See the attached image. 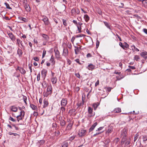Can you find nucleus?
I'll list each match as a JSON object with an SVG mask.
<instances>
[{
    "label": "nucleus",
    "mask_w": 147,
    "mask_h": 147,
    "mask_svg": "<svg viewBox=\"0 0 147 147\" xmlns=\"http://www.w3.org/2000/svg\"><path fill=\"white\" fill-rule=\"evenodd\" d=\"M88 112L87 116L89 117H94L95 115V113L93 111V109L90 107H88Z\"/></svg>",
    "instance_id": "1"
},
{
    "label": "nucleus",
    "mask_w": 147,
    "mask_h": 147,
    "mask_svg": "<svg viewBox=\"0 0 147 147\" xmlns=\"http://www.w3.org/2000/svg\"><path fill=\"white\" fill-rule=\"evenodd\" d=\"M80 11L78 8H73L71 11V16H75L80 13Z\"/></svg>",
    "instance_id": "2"
},
{
    "label": "nucleus",
    "mask_w": 147,
    "mask_h": 147,
    "mask_svg": "<svg viewBox=\"0 0 147 147\" xmlns=\"http://www.w3.org/2000/svg\"><path fill=\"white\" fill-rule=\"evenodd\" d=\"M44 22L46 26H49L50 24V22L48 18L45 16H43L42 19V20Z\"/></svg>",
    "instance_id": "3"
},
{
    "label": "nucleus",
    "mask_w": 147,
    "mask_h": 147,
    "mask_svg": "<svg viewBox=\"0 0 147 147\" xmlns=\"http://www.w3.org/2000/svg\"><path fill=\"white\" fill-rule=\"evenodd\" d=\"M86 130L81 129L79 130L78 133V135L80 137H82L85 136L87 133Z\"/></svg>",
    "instance_id": "4"
},
{
    "label": "nucleus",
    "mask_w": 147,
    "mask_h": 147,
    "mask_svg": "<svg viewBox=\"0 0 147 147\" xmlns=\"http://www.w3.org/2000/svg\"><path fill=\"white\" fill-rule=\"evenodd\" d=\"M84 102V100L83 98H82V101H79L77 104L78 108L79 107L81 109L83 108Z\"/></svg>",
    "instance_id": "5"
},
{
    "label": "nucleus",
    "mask_w": 147,
    "mask_h": 147,
    "mask_svg": "<svg viewBox=\"0 0 147 147\" xmlns=\"http://www.w3.org/2000/svg\"><path fill=\"white\" fill-rule=\"evenodd\" d=\"M24 7L26 9V11L27 13L30 12L31 11V8L29 5L27 3H25L24 4Z\"/></svg>",
    "instance_id": "6"
},
{
    "label": "nucleus",
    "mask_w": 147,
    "mask_h": 147,
    "mask_svg": "<svg viewBox=\"0 0 147 147\" xmlns=\"http://www.w3.org/2000/svg\"><path fill=\"white\" fill-rule=\"evenodd\" d=\"M67 104V100L66 98H63L61 101V106L65 107Z\"/></svg>",
    "instance_id": "7"
},
{
    "label": "nucleus",
    "mask_w": 147,
    "mask_h": 147,
    "mask_svg": "<svg viewBox=\"0 0 147 147\" xmlns=\"http://www.w3.org/2000/svg\"><path fill=\"white\" fill-rule=\"evenodd\" d=\"M8 34L9 36V38L11 40L13 41L14 42L16 39V37L11 32H9Z\"/></svg>",
    "instance_id": "8"
},
{
    "label": "nucleus",
    "mask_w": 147,
    "mask_h": 147,
    "mask_svg": "<svg viewBox=\"0 0 147 147\" xmlns=\"http://www.w3.org/2000/svg\"><path fill=\"white\" fill-rule=\"evenodd\" d=\"M127 129L124 128L121 131V136H126L127 133Z\"/></svg>",
    "instance_id": "9"
},
{
    "label": "nucleus",
    "mask_w": 147,
    "mask_h": 147,
    "mask_svg": "<svg viewBox=\"0 0 147 147\" xmlns=\"http://www.w3.org/2000/svg\"><path fill=\"white\" fill-rule=\"evenodd\" d=\"M73 123L71 122L69 123L67 126L65 130V131L67 130H70L71 129Z\"/></svg>",
    "instance_id": "10"
},
{
    "label": "nucleus",
    "mask_w": 147,
    "mask_h": 147,
    "mask_svg": "<svg viewBox=\"0 0 147 147\" xmlns=\"http://www.w3.org/2000/svg\"><path fill=\"white\" fill-rule=\"evenodd\" d=\"M50 61L52 63V65L55 67V58L52 55L51 57L50 60Z\"/></svg>",
    "instance_id": "11"
},
{
    "label": "nucleus",
    "mask_w": 147,
    "mask_h": 147,
    "mask_svg": "<svg viewBox=\"0 0 147 147\" xmlns=\"http://www.w3.org/2000/svg\"><path fill=\"white\" fill-rule=\"evenodd\" d=\"M121 112V110L120 108H115L114 110L112 111V113H119Z\"/></svg>",
    "instance_id": "12"
},
{
    "label": "nucleus",
    "mask_w": 147,
    "mask_h": 147,
    "mask_svg": "<svg viewBox=\"0 0 147 147\" xmlns=\"http://www.w3.org/2000/svg\"><path fill=\"white\" fill-rule=\"evenodd\" d=\"M47 91L51 94L52 92V88L51 85H49L48 86Z\"/></svg>",
    "instance_id": "13"
},
{
    "label": "nucleus",
    "mask_w": 147,
    "mask_h": 147,
    "mask_svg": "<svg viewBox=\"0 0 147 147\" xmlns=\"http://www.w3.org/2000/svg\"><path fill=\"white\" fill-rule=\"evenodd\" d=\"M97 124V122L95 123L89 129V132L90 133L92 130H93L95 127L96 126Z\"/></svg>",
    "instance_id": "14"
},
{
    "label": "nucleus",
    "mask_w": 147,
    "mask_h": 147,
    "mask_svg": "<svg viewBox=\"0 0 147 147\" xmlns=\"http://www.w3.org/2000/svg\"><path fill=\"white\" fill-rule=\"evenodd\" d=\"M113 127L111 125H109L108 128V130L107 132L108 134L111 133L113 131Z\"/></svg>",
    "instance_id": "15"
},
{
    "label": "nucleus",
    "mask_w": 147,
    "mask_h": 147,
    "mask_svg": "<svg viewBox=\"0 0 147 147\" xmlns=\"http://www.w3.org/2000/svg\"><path fill=\"white\" fill-rule=\"evenodd\" d=\"M54 52L55 54V57L56 58H59L60 57V53L58 50L54 49Z\"/></svg>",
    "instance_id": "16"
},
{
    "label": "nucleus",
    "mask_w": 147,
    "mask_h": 147,
    "mask_svg": "<svg viewBox=\"0 0 147 147\" xmlns=\"http://www.w3.org/2000/svg\"><path fill=\"white\" fill-rule=\"evenodd\" d=\"M88 69L90 70H92L94 69L95 67V66L92 64H90L88 66Z\"/></svg>",
    "instance_id": "17"
},
{
    "label": "nucleus",
    "mask_w": 147,
    "mask_h": 147,
    "mask_svg": "<svg viewBox=\"0 0 147 147\" xmlns=\"http://www.w3.org/2000/svg\"><path fill=\"white\" fill-rule=\"evenodd\" d=\"M8 134L10 135H13L14 136H17L18 138H19L20 137V134L16 133L9 132L8 133Z\"/></svg>",
    "instance_id": "18"
},
{
    "label": "nucleus",
    "mask_w": 147,
    "mask_h": 147,
    "mask_svg": "<svg viewBox=\"0 0 147 147\" xmlns=\"http://www.w3.org/2000/svg\"><path fill=\"white\" fill-rule=\"evenodd\" d=\"M68 51L67 48H64L63 51V54L65 56H67L68 55Z\"/></svg>",
    "instance_id": "19"
},
{
    "label": "nucleus",
    "mask_w": 147,
    "mask_h": 147,
    "mask_svg": "<svg viewBox=\"0 0 147 147\" xmlns=\"http://www.w3.org/2000/svg\"><path fill=\"white\" fill-rule=\"evenodd\" d=\"M44 105L43 107L45 108L47 107L49 105L48 102L46 100H44L43 101Z\"/></svg>",
    "instance_id": "20"
},
{
    "label": "nucleus",
    "mask_w": 147,
    "mask_h": 147,
    "mask_svg": "<svg viewBox=\"0 0 147 147\" xmlns=\"http://www.w3.org/2000/svg\"><path fill=\"white\" fill-rule=\"evenodd\" d=\"M99 103L98 102L97 103H94L92 104V107H94V110H96L97 108L99 106Z\"/></svg>",
    "instance_id": "21"
},
{
    "label": "nucleus",
    "mask_w": 147,
    "mask_h": 147,
    "mask_svg": "<svg viewBox=\"0 0 147 147\" xmlns=\"http://www.w3.org/2000/svg\"><path fill=\"white\" fill-rule=\"evenodd\" d=\"M17 54L18 55L19 57H21L22 55L23 52L22 50L19 48H18L17 51Z\"/></svg>",
    "instance_id": "22"
},
{
    "label": "nucleus",
    "mask_w": 147,
    "mask_h": 147,
    "mask_svg": "<svg viewBox=\"0 0 147 147\" xmlns=\"http://www.w3.org/2000/svg\"><path fill=\"white\" fill-rule=\"evenodd\" d=\"M11 109L12 111L14 112H16L18 111L17 107L14 106H12L11 107Z\"/></svg>",
    "instance_id": "23"
},
{
    "label": "nucleus",
    "mask_w": 147,
    "mask_h": 147,
    "mask_svg": "<svg viewBox=\"0 0 147 147\" xmlns=\"http://www.w3.org/2000/svg\"><path fill=\"white\" fill-rule=\"evenodd\" d=\"M47 71L45 69H43L41 71V74L42 75H44V78L46 76L47 74Z\"/></svg>",
    "instance_id": "24"
},
{
    "label": "nucleus",
    "mask_w": 147,
    "mask_h": 147,
    "mask_svg": "<svg viewBox=\"0 0 147 147\" xmlns=\"http://www.w3.org/2000/svg\"><path fill=\"white\" fill-rule=\"evenodd\" d=\"M51 81L53 84H55L57 81V78L56 77L51 78Z\"/></svg>",
    "instance_id": "25"
},
{
    "label": "nucleus",
    "mask_w": 147,
    "mask_h": 147,
    "mask_svg": "<svg viewBox=\"0 0 147 147\" xmlns=\"http://www.w3.org/2000/svg\"><path fill=\"white\" fill-rule=\"evenodd\" d=\"M18 18L20 20H22L25 22H27L28 21V20L26 18L22 17H19Z\"/></svg>",
    "instance_id": "26"
},
{
    "label": "nucleus",
    "mask_w": 147,
    "mask_h": 147,
    "mask_svg": "<svg viewBox=\"0 0 147 147\" xmlns=\"http://www.w3.org/2000/svg\"><path fill=\"white\" fill-rule=\"evenodd\" d=\"M68 146V143L66 142H64L61 144L62 147H67Z\"/></svg>",
    "instance_id": "27"
},
{
    "label": "nucleus",
    "mask_w": 147,
    "mask_h": 147,
    "mask_svg": "<svg viewBox=\"0 0 147 147\" xmlns=\"http://www.w3.org/2000/svg\"><path fill=\"white\" fill-rule=\"evenodd\" d=\"M103 22L105 25L110 30H111V29L110 28V24L106 22Z\"/></svg>",
    "instance_id": "28"
},
{
    "label": "nucleus",
    "mask_w": 147,
    "mask_h": 147,
    "mask_svg": "<svg viewBox=\"0 0 147 147\" xmlns=\"http://www.w3.org/2000/svg\"><path fill=\"white\" fill-rule=\"evenodd\" d=\"M43 95L44 97H47L49 95H51V94L47 91L43 92Z\"/></svg>",
    "instance_id": "29"
},
{
    "label": "nucleus",
    "mask_w": 147,
    "mask_h": 147,
    "mask_svg": "<svg viewBox=\"0 0 147 147\" xmlns=\"http://www.w3.org/2000/svg\"><path fill=\"white\" fill-rule=\"evenodd\" d=\"M42 37L46 40H48L49 39V37L46 34H42Z\"/></svg>",
    "instance_id": "30"
},
{
    "label": "nucleus",
    "mask_w": 147,
    "mask_h": 147,
    "mask_svg": "<svg viewBox=\"0 0 147 147\" xmlns=\"http://www.w3.org/2000/svg\"><path fill=\"white\" fill-rule=\"evenodd\" d=\"M20 71L21 74H25L26 73V71L24 68L22 67L20 68Z\"/></svg>",
    "instance_id": "31"
},
{
    "label": "nucleus",
    "mask_w": 147,
    "mask_h": 147,
    "mask_svg": "<svg viewBox=\"0 0 147 147\" xmlns=\"http://www.w3.org/2000/svg\"><path fill=\"white\" fill-rule=\"evenodd\" d=\"M84 19L86 22H87L89 20L90 18L88 15L87 14L84 15Z\"/></svg>",
    "instance_id": "32"
},
{
    "label": "nucleus",
    "mask_w": 147,
    "mask_h": 147,
    "mask_svg": "<svg viewBox=\"0 0 147 147\" xmlns=\"http://www.w3.org/2000/svg\"><path fill=\"white\" fill-rule=\"evenodd\" d=\"M60 124L62 127L65 126V125L66 122L64 120H62L61 121Z\"/></svg>",
    "instance_id": "33"
},
{
    "label": "nucleus",
    "mask_w": 147,
    "mask_h": 147,
    "mask_svg": "<svg viewBox=\"0 0 147 147\" xmlns=\"http://www.w3.org/2000/svg\"><path fill=\"white\" fill-rule=\"evenodd\" d=\"M30 106L33 110H36L37 109V106L34 105L33 104H30Z\"/></svg>",
    "instance_id": "34"
},
{
    "label": "nucleus",
    "mask_w": 147,
    "mask_h": 147,
    "mask_svg": "<svg viewBox=\"0 0 147 147\" xmlns=\"http://www.w3.org/2000/svg\"><path fill=\"white\" fill-rule=\"evenodd\" d=\"M130 138H129L127 139V140L126 141L125 143V146H127L128 145H129L130 144Z\"/></svg>",
    "instance_id": "35"
},
{
    "label": "nucleus",
    "mask_w": 147,
    "mask_h": 147,
    "mask_svg": "<svg viewBox=\"0 0 147 147\" xmlns=\"http://www.w3.org/2000/svg\"><path fill=\"white\" fill-rule=\"evenodd\" d=\"M122 137V138L121 139V141H122V142H125L127 140V137L126 136H121Z\"/></svg>",
    "instance_id": "36"
},
{
    "label": "nucleus",
    "mask_w": 147,
    "mask_h": 147,
    "mask_svg": "<svg viewBox=\"0 0 147 147\" xmlns=\"http://www.w3.org/2000/svg\"><path fill=\"white\" fill-rule=\"evenodd\" d=\"M142 139L144 142L147 140V135H144L142 136Z\"/></svg>",
    "instance_id": "37"
},
{
    "label": "nucleus",
    "mask_w": 147,
    "mask_h": 147,
    "mask_svg": "<svg viewBox=\"0 0 147 147\" xmlns=\"http://www.w3.org/2000/svg\"><path fill=\"white\" fill-rule=\"evenodd\" d=\"M4 4L6 6V8L10 9H12V8L9 6V4L6 2L4 3Z\"/></svg>",
    "instance_id": "38"
},
{
    "label": "nucleus",
    "mask_w": 147,
    "mask_h": 147,
    "mask_svg": "<svg viewBox=\"0 0 147 147\" xmlns=\"http://www.w3.org/2000/svg\"><path fill=\"white\" fill-rule=\"evenodd\" d=\"M62 21L64 25L65 26H67V21L66 20L63 19Z\"/></svg>",
    "instance_id": "39"
},
{
    "label": "nucleus",
    "mask_w": 147,
    "mask_h": 147,
    "mask_svg": "<svg viewBox=\"0 0 147 147\" xmlns=\"http://www.w3.org/2000/svg\"><path fill=\"white\" fill-rule=\"evenodd\" d=\"M60 110L61 111H62V113H64L65 110V108L64 106H62V107H61L60 108Z\"/></svg>",
    "instance_id": "40"
},
{
    "label": "nucleus",
    "mask_w": 147,
    "mask_h": 147,
    "mask_svg": "<svg viewBox=\"0 0 147 147\" xmlns=\"http://www.w3.org/2000/svg\"><path fill=\"white\" fill-rule=\"evenodd\" d=\"M17 120L18 121V122H19V121L20 120H22L24 118H22V117H21L20 116H18L16 117Z\"/></svg>",
    "instance_id": "41"
},
{
    "label": "nucleus",
    "mask_w": 147,
    "mask_h": 147,
    "mask_svg": "<svg viewBox=\"0 0 147 147\" xmlns=\"http://www.w3.org/2000/svg\"><path fill=\"white\" fill-rule=\"evenodd\" d=\"M45 141L44 140H41L38 141V143L40 144V145H42L45 143Z\"/></svg>",
    "instance_id": "42"
},
{
    "label": "nucleus",
    "mask_w": 147,
    "mask_h": 147,
    "mask_svg": "<svg viewBox=\"0 0 147 147\" xmlns=\"http://www.w3.org/2000/svg\"><path fill=\"white\" fill-rule=\"evenodd\" d=\"M112 88L109 87H105L104 88V89L106 91L108 92H110L111 91V90Z\"/></svg>",
    "instance_id": "43"
},
{
    "label": "nucleus",
    "mask_w": 147,
    "mask_h": 147,
    "mask_svg": "<svg viewBox=\"0 0 147 147\" xmlns=\"http://www.w3.org/2000/svg\"><path fill=\"white\" fill-rule=\"evenodd\" d=\"M124 78L123 76H120V77H119V76H116V78L117 79V80H119L121 79H122L123 78Z\"/></svg>",
    "instance_id": "44"
},
{
    "label": "nucleus",
    "mask_w": 147,
    "mask_h": 147,
    "mask_svg": "<svg viewBox=\"0 0 147 147\" xmlns=\"http://www.w3.org/2000/svg\"><path fill=\"white\" fill-rule=\"evenodd\" d=\"M124 49H125V48H126L127 49L129 48V45L126 42H124Z\"/></svg>",
    "instance_id": "45"
},
{
    "label": "nucleus",
    "mask_w": 147,
    "mask_h": 147,
    "mask_svg": "<svg viewBox=\"0 0 147 147\" xmlns=\"http://www.w3.org/2000/svg\"><path fill=\"white\" fill-rule=\"evenodd\" d=\"M76 135H74L73 136H72L71 137H70L69 138V141H72L76 137Z\"/></svg>",
    "instance_id": "46"
},
{
    "label": "nucleus",
    "mask_w": 147,
    "mask_h": 147,
    "mask_svg": "<svg viewBox=\"0 0 147 147\" xmlns=\"http://www.w3.org/2000/svg\"><path fill=\"white\" fill-rule=\"evenodd\" d=\"M55 135L57 136H58L60 134V132L59 130L56 131L55 132Z\"/></svg>",
    "instance_id": "47"
},
{
    "label": "nucleus",
    "mask_w": 147,
    "mask_h": 147,
    "mask_svg": "<svg viewBox=\"0 0 147 147\" xmlns=\"http://www.w3.org/2000/svg\"><path fill=\"white\" fill-rule=\"evenodd\" d=\"M140 59V57L138 55H135L134 58V59L138 61V60Z\"/></svg>",
    "instance_id": "48"
},
{
    "label": "nucleus",
    "mask_w": 147,
    "mask_h": 147,
    "mask_svg": "<svg viewBox=\"0 0 147 147\" xmlns=\"http://www.w3.org/2000/svg\"><path fill=\"white\" fill-rule=\"evenodd\" d=\"M147 55V52H143L141 53L140 55L142 57H144V56Z\"/></svg>",
    "instance_id": "49"
},
{
    "label": "nucleus",
    "mask_w": 147,
    "mask_h": 147,
    "mask_svg": "<svg viewBox=\"0 0 147 147\" xmlns=\"http://www.w3.org/2000/svg\"><path fill=\"white\" fill-rule=\"evenodd\" d=\"M77 28H78V30L79 31L78 33H80L82 31H81L82 28H81V26H79L78 25Z\"/></svg>",
    "instance_id": "50"
},
{
    "label": "nucleus",
    "mask_w": 147,
    "mask_h": 147,
    "mask_svg": "<svg viewBox=\"0 0 147 147\" xmlns=\"http://www.w3.org/2000/svg\"><path fill=\"white\" fill-rule=\"evenodd\" d=\"M9 120L13 122H15L16 121V119H14L13 118L10 116L9 117Z\"/></svg>",
    "instance_id": "51"
},
{
    "label": "nucleus",
    "mask_w": 147,
    "mask_h": 147,
    "mask_svg": "<svg viewBox=\"0 0 147 147\" xmlns=\"http://www.w3.org/2000/svg\"><path fill=\"white\" fill-rule=\"evenodd\" d=\"M46 53V51L45 50H44L43 52L42 55V58H43L45 56Z\"/></svg>",
    "instance_id": "52"
},
{
    "label": "nucleus",
    "mask_w": 147,
    "mask_h": 147,
    "mask_svg": "<svg viewBox=\"0 0 147 147\" xmlns=\"http://www.w3.org/2000/svg\"><path fill=\"white\" fill-rule=\"evenodd\" d=\"M42 86L44 88H46L47 86V84L45 82H44L42 84Z\"/></svg>",
    "instance_id": "53"
},
{
    "label": "nucleus",
    "mask_w": 147,
    "mask_h": 147,
    "mask_svg": "<svg viewBox=\"0 0 147 147\" xmlns=\"http://www.w3.org/2000/svg\"><path fill=\"white\" fill-rule=\"evenodd\" d=\"M85 35L83 34H79L78 35H77L76 36V38H78L79 37H81L82 36H85Z\"/></svg>",
    "instance_id": "54"
},
{
    "label": "nucleus",
    "mask_w": 147,
    "mask_h": 147,
    "mask_svg": "<svg viewBox=\"0 0 147 147\" xmlns=\"http://www.w3.org/2000/svg\"><path fill=\"white\" fill-rule=\"evenodd\" d=\"M119 45L122 48V49H124V45H123L122 43L120 42L119 43Z\"/></svg>",
    "instance_id": "55"
},
{
    "label": "nucleus",
    "mask_w": 147,
    "mask_h": 147,
    "mask_svg": "<svg viewBox=\"0 0 147 147\" xmlns=\"http://www.w3.org/2000/svg\"><path fill=\"white\" fill-rule=\"evenodd\" d=\"M75 61H76L77 63H78L80 65H82V63H80V60L78 59H77L75 60Z\"/></svg>",
    "instance_id": "56"
},
{
    "label": "nucleus",
    "mask_w": 147,
    "mask_h": 147,
    "mask_svg": "<svg viewBox=\"0 0 147 147\" xmlns=\"http://www.w3.org/2000/svg\"><path fill=\"white\" fill-rule=\"evenodd\" d=\"M134 47V49H135L136 51H139V50L137 48H136L134 45H132L131 46V47Z\"/></svg>",
    "instance_id": "57"
},
{
    "label": "nucleus",
    "mask_w": 147,
    "mask_h": 147,
    "mask_svg": "<svg viewBox=\"0 0 147 147\" xmlns=\"http://www.w3.org/2000/svg\"><path fill=\"white\" fill-rule=\"evenodd\" d=\"M40 74L39 73L38 74L37 76V80L38 81H39L40 79Z\"/></svg>",
    "instance_id": "58"
},
{
    "label": "nucleus",
    "mask_w": 147,
    "mask_h": 147,
    "mask_svg": "<svg viewBox=\"0 0 147 147\" xmlns=\"http://www.w3.org/2000/svg\"><path fill=\"white\" fill-rule=\"evenodd\" d=\"M75 75L78 78H80V75L79 73H75Z\"/></svg>",
    "instance_id": "59"
},
{
    "label": "nucleus",
    "mask_w": 147,
    "mask_h": 147,
    "mask_svg": "<svg viewBox=\"0 0 147 147\" xmlns=\"http://www.w3.org/2000/svg\"><path fill=\"white\" fill-rule=\"evenodd\" d=\"M32 65V64H29V65H28V66H29V69L30 70V72L31 73H32V68H31Z\"/></svg>",
    "instance_id": "60"
},
{
    "label": "nucleus",
    "mask_w": 147,
    "mask_h": 147,
    "mask_svg": "<svg viewBox=\"0 0 147 147\" xmlns=\"http://www.w3.org/2000/svg\"><path fill=\"white\" fill-rule=\"evenodd\" d=\"M16 41H17V44H18V45H20V40L18 39L17 38L16 39Z\"/></svg>",
    "instance_id": "61"
},
{
    "label": "nucleus",
    "mask_w": 147,
    "mask_h": 147,
    "mask_svg": "<svg viewBox=\"0 0 147 147\" xmlns=\"http://www.w3.org/2000/svg\"><path fill=\"white\" fill-rule=\"evenodd\" d=\"M23 97V99H24V101L25 103L26 104H27V103H26L27 97L26 96H24Z\"/></svg>",
    "instance_id": "62"
},
{
    "label": "nucleus",
    "mask_w": 147,
    "mask_h": 147,
    "mask_svg": "<svg viewBox=\"0 0 147 147\" xmlns=\"http://www.w3.org/2000/svg\"><path fill=\"white\" fill-rule=\"evenodd\" d=\"M34 59L36 61H39V58L37 57H34Z\"/></svg>",
    "instance_id": "63"
},
{
    "label": "nucleus",
    "mask_w": 147,
    "mask_h": 147,
    "mask_svg": "<svg viewBox=\"0 0 147 147\" xmlns=\"http://www.w3.org/2000/svg\"><path fill=\"white\" fill-rule=\"evenodd\" d=\"M99 43H100V42H99V41L98 40H97L96 41V48H98V47L99 45Z\"/></svg>",
    "instance_id": "64"
}]
</instances>
